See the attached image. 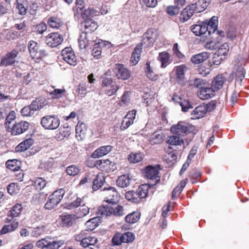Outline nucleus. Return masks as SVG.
<instances>
[{
  "mask_svg": "<svg viewBox=\"0 0 249 249\" xmlns=\"http://www.w3.org/2000/svg\"><path fill=\"white\" fill-rule=\"evenodd\" d=\"M111 214H114L116 216H122L124 214L123 207L120 205L111 206Z\"/></svg>",
  "mask_w": 249,
  "mask_h": 249,
  "instance_id": "nucleus-57",
  "label": "nucleus"
},
{
  "mask_svg": "<svg viewBox=\"0 0 249 249\" xmlns=\"http://www.w3.org/2000/svg\"><path fill=\"white\" fill-rule=\"evenodd\" d=\"M146 66V67L145 69V72L147 77L151 80H156L157 79V75L152 71L150 66V63L147 62Z\"/></svg>",
  "mask_w": 249,
  "mask_h": 249,
  "instance_id": "nucleus-53",
  "label": "nucleus"
},
{
  "mask_svg": "<svg viewBox=\"0 0 249 249\" xmlns=\"http://www.w3.org/2000/svg\"><path fill=\"white\" fill-rule=\"evenodd\" d=\"M159 166L149 165L144 169L145 177L149 179H156V184L160 181Z\"/></svg>",
  "mask_w": 249,
  "mask_h": 249,
  "instance_id": "nucleus-14",
  "label": "nucleus"
},
{
  "mask_svg": "<svg viewBox=\"0 0 249 249\" xmlns=\"http://www.w3.org/2000/svg\"><path fill=\"white\" fill-rule=\"evenodd\" d=\"M158 59L161 62L162 68H165L172 61L170 54L166 52L160 53L158 57Z\"/></svg>",
  "mask_w": 249,
  "mask_h": 249,
  "instance_id": "nucleus-26",
  "label": "nucleus"
},
{
  "mask_svg": "<svg viewBox=\"0 0 249 249\" xmlns=\"http://www.w3.org/2000/svg\"><path fill=\"white\" fill-rule=\"evenodd\" d=\"M63 40V36L58 33L50 34L46 37V43L48 46L55 47L61 44Z\"/></svg>",
  "mask_w": 249,
  "mask_h": 249,
  "instance_id": "nucleus-13",
  "label": "nucleus"
},
{
  "mask_svg": "<svg viewBox=\"0 0 249 249\" xmlns=\"http://www.w3.org/2000/svg\"><path fill=\"white\" fill-rule=\"evenodd\" d=\"M17 8L19 10V13L21 15H25L26 13V9L27 8V0H17Z\"/></svg>",
  "mask_w": 249,
  "mask_h": 249,
  "instance_id": "nucleus-44",
  "label": "nucleus"
},
{
  "mask_svg": "<svg viewBox=\"0 0 249 249\" xmlns=\"http://www.w3.org/2000/svg\"><path fill=\"white\" fill-rule=\"evenodd\" d=\"M113 163L109 160H100L96 161L95 166L99 169L108 172L111 170V166Z\"/></svg>",
  "mask_w": 249,
  "mask_h": 249,
  "instance_id": "nucleus-22",
  "label": "nucleus"
},
{
  "mask_svg": "<svg viewBox=\"0 0 249 249\" xmlns=\"http://www.w3.org/2000/svg\"><path fill=\"white\" fill-rule=\"evenodd\" d=\"M84 26L85 30L83 32L88 34L93 33L98 28V25L95 22L90 20L86 21L84 23Z\"/></svg>",
  "mask_w": 249,
  "mask_h": 249,
  "instance_id": "nucleus-36",
  "label": "nucleus"
},
{
  "mask_svg": "<svg viewBox=\"0 0 249 249\" xmlns=\"http://www.w3.org/2000/svg\"><path fill=\"white\" fill-rule=\"evenodd\" d=\"M97 242L98 239L94 236H85V239L82 241V246L84 248L90 247L91 246H94Z\"/></svg>",
  "mask_w": 249,
  "mask_h": 249,
  "instance_id": "nucleus-40",
  "label": "nucleus"
},
{
  "mask_svg": "<svg viewBox=\"0 0 249 249\" xmlns=\"http://www.w3.org/2000/svg\"><path fill=\"white\" fill-rule=\"evenodd\" d=\"M224 79L222 75H217L213 80L211 84V88L215 92L219 90L223 87Z\"/></svg>",
  "mask_w": 249,
  "mask_h": 249,
  "instance_id": "nucleus-27",
  "label": "nucleus"
},
{
  "mask_svg": "<svg viewBox=\"0 0 249 249\" xmlns=\"http://www.w3.org/2000/svg\"><path fill=\"white\" fill-rule=\"evenodd\" d=\"M204 22L208 25V30H211L212 33H214L217 29V18L213 16L209 21L205 20Z\"/></svg>",
  "mask_w": 249,
  "mask_h": 249,
  "instance_id": "nucleus-43",
  "label": "nucleus"
},
{
  "mask_svg": "<svg viewBox=\"0 0 249 249\" xmlns=\"http://www.w3.org/2000/svg\"><path fill=\"white\" fill-rule=\"evenodd\" d=\"M62 55L63 59L69 64L72 66H75L77 64V58L72 51V49L70 47H66L62 51Z\"/></svg>",
  "mask_w": 249,
  "mask_h": 249,
  "instance_id": "nucleus-15",
  "label": "nucleus"
},
{
  "mask_svg": "<svg viewBox=\"0 0 249 249\" xmlns=\"http://www.w3.org/2000/svg\"><path fill=\"white\" fill-rule=\"evenodd\" d=\"M47 194L44 193H40L35 195L33 197V201L36 204H41L45 202Z\"/></svg>",
  "mask_w": 249,
  "mask_h": 249,
  "instance_id": "nucleus-51",
  "label": "nucleus"
},
{
  "mask_svg": "<svg viewBox=\"0 0 249 249\" xmlns=\"http://www.w3.org/2000/svg\"><path fill=\"white\" fill-rule=\"evenodd\" d=\"M122 243L132 242L135 239L134 234L130 232H126L121 234Z\"/></svg>",
  "mask_w": 249,
  "mask_h": 249,
  "instance_id": "nucleus-58",
  "label": "nucleus"
},
{
  "mask_svg": "<svg viewBox=\"0 0 249 249\" xmlns=\"http://www.w3.org/2000/svg\"><path fill=\"white\" fill-rule=\"evenodd\" d=\"M34 182L36 189L40 190L43 189L47 184L46 181L42 178H37Z\"/></svg>",
  "mask_w": 249,
  "mask_h": 249,
  "instance_id": "nucleus-55",
  "label": "nucleus"
},
{
  "mask_svg": "<svg viewBox=\"0 0 249 249\" xmlns=\"http://www.w3.org/2000/svg\"><path fill=\"white\" fill-rule=\"evenodd\" d=\"M80 171V169L76 165H71L67 167L66 172L68 175L71 176L77 175Z\"/></svg>",
  "mask_w": 249,
  "mask_h": 249,
  "instance_id": "nucleus-48",
  "label": "nucleus"
},
{
  "mask_svg": "<svg viewBox=\"0 0 249 249\" xmlns=\"http://www.w3.org/2000/svg\"><path fill=\"white\" fill-rule=\"evenodd\" d=\"M164 135L161 130H158L153 133L149 138V141L151 144H159L162 142Z\"/></svg>",
  "mask_w": 249,
  "mask_h": 249,
  "instance_id": "nucleus-20",
  "label": "nucleus"
},
{
  "mask_svg": "<svg viewBox=\"0 0 249 249\" xmlns=\"http://www.w3.org/2000/svg\"><path fill=\"white\" fill-rule=\"evenodd\" d=\"M16 118V113L15 111H12L10 112L8 115L7 114L5 119V124L6 125V127L7 129H11L10 124L12 121H14Z\"/></svg>",
  "mask_w": 249,
  "mask_h": 249,
  "instance_id": "nucleus-59",
  "label": "nucleus"
},
{
  "mask_svg": "<svg viewBox=\"0 0 249 249\" xmlns=\"http://www.w3.org/2000/svg\"><path fill=\"white\" fill-rule=\"evenodd\" d=\"M142 155L141 153H131L128 156V160L133 163H138L142 160Z\"/></svg>",
  "mask_w": 249,
  "mask_h": 249,
  "instance_id": "nucleus-45",
  "label": "nucleus"
},
{
  "mask_svg": "<svg viewBox=\"0 0 249 249\" xmlns=\"http://www.w3.org/2000/svg\"><path fill=\"white\" fill-rule=\"evenodd\" d=\"M100 223V219L98 216L89 219L85 224L87 227L86 231H91L93 230L99 226Z\"/></svg>",
  "mask_w": 249,
  "mask_h": 249,
  "instance_id": "nucleus-34",
  "label": "nucleus"
},
{
  "mask_svg": "<svg viewBox=\"0 0 249 249\" xmlns=\"http://www.w3.org/2000/svg\"><path fill=\"white\" fill-rule=\"evenodd\" d=\"M18 223L14 221L11 224L5 225L0 231V232L1 234H6L13 231L18 227Z\"/></svg>",
  "mask_w": 249,
  "mask_h": 249,
  "instance_id": "nucleus-42",
  "label": "nucleus"
},
{
  "mask_svg": "<svg viewBox=\"0 0 249 249\" xmlns=\"http://www.w3.org/2000/svg\"><path fill=\"white\" fill-rule=\"evenodd\" d=\"M28 49L31 56L33 58H41L46 55L45 51L43 50H39L37 43L33 40L29 41L28 43Z\"/></svg>",
  "mask_w": 249,
  "mask_h": 249,
  "instance_id": "nucleus-12",
  "label": "nucleus"
},
{
  "mask_svg": "<svg viewBox=\"0 0 249 249\" xmlns=\"http://www.w3.org/2000/svg\"><path fill=\"white\" fill-rule=\"evenodd\" d=\"M180 8L177 5H170L166 8V12L171 16L176 15L178 14Z\"/></svg>",
  "mask_w": 249,
  "mask_h": 249,
  "instance_id": "nucleus-60",
  "label": "nucleus"
},
{
  "mask_svg": "<svg viewBox=\"0 0 249 249\" xmlns=\"http://www.w3.org/2000/svg\"><path fill=\"white\" fill-rule=\"evenodd\" d=\"M83 203V201L82 199L80 197H77L75 200L68 204L67 207L69 209H72L75 208H77L79 206H81Z\"/></svg>",
  "mask_w": 249,
  "mask_h": 249,
  "instance_id": "nucleus-62",
  "label": "nucleus"
},
{
  "mask_svg": "<svg viewBox=\"0 0 249 249\" xmlns=\"http://www.w3.org/2000/svg\"><path fill=\"white\" fill-rule=\"evenodd\" d=\"M65 191L63 189H60L54 191L51 195L48 200L45 204V209L52 210L56 207L62 199Z\"/></svg>",
  "mask_w": 249,
  "mask_h": 249,
  "instance_id": "nucleus-3",
  "label": "nucleus"
},
{
  "mask_svg": "<svg viewBox=\"0 0 249 249\" xmlns=\"http://www.w3.org/2000/svg\"><path fill=\"white\" fill-rule=\"evenodd\" d=\"M119 89L118 86L115 83H112L109 86L105 89L103 90L105 94L111 96L115 93Z\"/></svg>",
  "mask_w": 249,
  "mask_h": 249,
  "instance_id": "nucleus-47",
  "label": "nucleus"
},
{
  "mask_svg": "<svg viewBox=\"0 0 249 249\" xmlns=\"http://www.w3.org/2000/svg\"><path fill=\"white\" fill-rule=\"evenodd\" d=\"M195 7L191 4L187 6L181 12L180 15V20L182 22H185L189 20L196 11Z\"/></svg>",
  "mask_w": 249,
  "mask_h": 249,
  "instance_id": "nucleus-18",
  "label": "nucleus"
},
{
  "mask_svg": "<svg viewBox=\"0 0 249 249\" xmlns=\"http://www.w3.org/2000/svg\"><path fill=\"white\" fill-rule=\"evenodd\" d=\"M46 227L44 225L38 226L37 227L31 230V235L33 237H37L43 234L45 231Z\"/></svg>",
  "mask_w": 249,
  "mask_h": 249,
  "instance_id": "nucleus-49",
  "label": "nucleus"
},
{
  "mask_svg": "<svg viewBox=\"0 0 249 249\" xmlns=\"http://www.w3.org/2000/svg\"><path fill=\"white\" fill-rule=\"evenodd\" d=\"M214 92L211 88L204 87H201L197 92V94L201 99L207 100L213 97Z\"/></svg>",
  "mask_w": 249,
  "mask_h": 249,
  "instance_id": "nucleus-19",
  "label": "nucleus"
},
{
  "mask_svg": "<svg viewBox=\"0 0 249 249\" xmlns=\"http://www.w3.org/2000/svg\"><path fill=\"white\" fill-rule=\"evenodd\" d=\"M229 44L227 43H225L221 45L216 53L225 58L226 55H227L229 51Z\"/></svg>",
  "mask_w": 249,
  "mask_h": 249,
  "instance_id": "nucleus-54",
  "label": "nucleus"
},
{
  "mask_svg": "<svg viewBox=\"0 0 249 249\" xmlns=\"http://www.w3.org/2000/svg\"><path fill=\"white\" fill-rule=\"evenodd\" d=\"M209 57V53L207 52H202L193 55L191 59V62L195 64H198L203 62Z\"/></svg>",
  "mask_w": 249,
  "mask_h": 249,
  "instance_id": "nucleus-28",
  "label": "nucleus"
},
{
  "mask_svg": "<svg viewBox=\"0 0 249 249\" xmlns=\"http://www.w3.org/2000/svg\"><path fill=\"white\" fill-rule=\"evenodd\" d=\"M20 161L16 159L10 160L6 161V167L14 171H18L19 168Z\"/></svg>",
  "mask_w": 249,
  "mask_h": 249,
  "instance_id": "nucleus-41",
  "label": "nucleus"
},
{
  "mask_svg": "<svg viewBox=\"0 0 249 249\" xmlns=\"http://www.w3.org/2000/svg\"><path fill=\"white\" fill-rule=\"evenodd\" d=\"M64 244L63 241H55L50 236L37 241L36 246L41 249H58Z\"/></svg>",
  "mask_w": 249,
  "mask_h": 249,
  "instance_id": "nucleus-2",
  "label": "nucleus"
},
{
  "mask_svg": "<svg viewBox=\"0 0 249 249\" xmlns=\"http://www.w3.org/2000/svg\"><path fill=\"white\" fill-rule=\"evenodd\" d=\"M11 10V5L9 3L0 4V17L8 13Z\"/></svg>",
  "mask_w": 249,
  "mask_h": 249,
  "instance_id": "nucleus-63",
  "label": "nucleus"
},
{
  "mask_svg": "<svg viewBox=\"0 0 249 249\" xmlns=\"http://www.w3.org/2000/svg\"><path fill=\"white\" fill-rule=\"evenodd\" d=\"M188 70V68L185 64L177 66L174 68L176 81L181 86H185L187 83L185 73Z\"/></svg>",
  "mask_w": 249,
  "mask_h": 249,
  "instance_id": "nucleus-4",
  "label": "nucleus"
},
{
  "mask_svg": "<svg viewBox=\"0 0 249 249\" xmlns=\"http://www.w3.org/2000/svg\"><path fill=\"white\" fill-rule=\"evenodd\" d=\"M131 180V178L128 175H123L118 178L117 184L122 188L127 187L130 185Z\"/></svg>",
  "mask_w": 249,
  "mask_h": 249,
  "instance_id": "nucleus-30",
  "label": "nucleus"
},
{
  "mask_svg": "<svg viewBox=\"0 0 249 249\" xmlns=\"http://www.w3.org/2000/svg\"><path fill=\"white\" fill-rule=\"evenodd\" d=\"M111 206L109 205H102L99 207L97 213L102 216H107L111 214Z\"/></svg>",
  "mask_w": 249,
  "mask_h": 249,
  "instance_id": "nucleus-39",
  "label": "nucleus"
},
{
  "mask_svg": "<svg viewBox=\"0 0 249 249\" xmlns=\"http://www.w3.org/2000/svg\"><path fill=\"white\" fill-rule=\"evenodd\" d=\"M97 37L94 33L88 34L82 32L78 39L79 47L81 49H85L93 42L97 41Z\"/></svg>",
  "mask_w": 249,
  "mask_h": 249,
  "instance_id": "nucleus-7",
  "label": "nucleus"
},
{
  "mask_svg": "<svg viewBox=\"0 0 249 249\" xmlns=\"http://www.w3.org/2000/svg\"><path fill=\"white\" fill-rule=\"evenodd\" d=\"M167 142L171 145H181L183 143V140L181 137L174 134L168 137Z\"/></svg>",
  "mask_w": 249,
  "mask_h": 249,
  "instance_id": "nucleus-35",
  "label": "nucleus"
},
{
  "mask_svg": "<svg viewBox=\"0 0 249 249\" xmlns=\"http://www.w3.org/2000/svg\"><path fill=\"white\" fill-rule=\"evenodd\" d=\"M194 127L191 124L184 122H179L177 124H174L170 127V131L174 135L184 137L191 132Z\"/></svg>",
  "mask_w": 249,
  "mask_h": 249,
  "instance_id": "nucleus-1",
  "label": "nucleus"
},
{
  "mask_svg": "<svg viewBox=\"0 0 249 249\" xmlns=\"http://www.w3.org/2000/svg\"><path fill=\"white\" fill-rule=\"evenodd\" d=\"M113 71L116 76L119 79L125 80L130 77L131 73L130 71L122 64H116Z\"/></svg>",
  "mask_w": 249,
  "mask_h": 249,
  "instance_id": "nucleus-11",
  "label": "nucleus"
},
{
  "mask_svg": "<svg viewBox=\"0 0 249 249\" xmlns=\"http://www.w3.org/2000/svg\"><path fill=\"white\" fill-rule=\"evenodd\" d=\"M105 181V178L103 174H98L93 179L92 189L93 191H96L100 188L103 185Z\"/></svg>",
  "mask_w": 249,
  "mask_h": 249,
  "instance_id": "nucleus-29",
  "label": "nucleus"
},
{
  "mask_svg": "<svg viewBox=\"0 0 249 249\" xmlns=\"http://www.w3.org/2000/svg\"><path fill=\"white\" fill-rule=\"evenodd\" d=\"M59 119L55 115H46L41 118V124L45 129L54 130L60 125Z\"/></svg>",
  "mask_w": 249,
  "mask_h": 249,
  "instance_id": "nucleus-5",
  "label": "nucleus"
},
{
  "mask_svg": "<svg viewBox=\"0 0 249 249\" xmlns=\"http://www.w3.org/2000/svg\"><path fill=\"white\" fill-rule=\"evenodd\" d=\"M206 84V81L200 78H196L192 82H191L190 85L194 86L196 88H199L201 87H204V85Z\"/></svg>",
  "mask_w": 249,
  "mask_h": 249,
  "instance_id": "nucleus-61",
  "label": "nucleus"
},
{
  "mask_svg": "<svg viewBox=\"0 0 249 249\" xmlns=\"http://www.w3.org/2000/svg\"><path fill=\"white\" fill-rule=\"evenodd\" d=\"M111 149L112 146L110 145H106L100 147L92 153V157L94 158H97L102 157L107 154L111 150Z\"/></svg>",
  "mask_w": 249,
  "mask_h": 249,
  "instance_id": "nucleus-25",
  "label": "nucleus"
},
{
  "mask_svg": "<svg viewBox=\"0 0 249 249\" xmlns=\"http://www.w3.org/2000/svg\"><path fill=\"white\" fill-rule=\"evenodd\" d=\"M22 207L21 204H16L9 212L6 220L8 222H11L15 217L18 216L21 212Z\"/></svg>",
  "mask_w": 249,
  "mask_h": 249,
  "instance_id": "nucleus-21",
  "label": "nucleus"
},
{
  "mask_svg": "<svg viewBox=\"0 0 249 249\" xmlns=\"http://www.w3.org/2000/svg\"><path fill=\"white\" fill-rule=\"evenodd\" d=\"M48 24L50 27L58 29L61 26V22L59 19L56 17H51L48 19Z\"/></svg>",
  "mask_w": 249,
  "mask_h": 249,
  "instance_id": "nucleus-50",
  "label": "nucleus"
},
{
  "mask_svg": "<svg viewBox=\"0 0 249 249\" xmlns=\"http://www.w3.org/2000/svg\"><path fill=\"white\" fill-rule=\"evenodd\" d=\"M125 196L127 200L134 203H138L141 200L137 190L136 191H131L126 192Z\"/></svg>",
  "mask_w": 249,
  "mask_h": 249,
  "instance_id": "nucleus-31",
  "label": "nucleus"
},
{
  "mask_svg": "<svg viewBox=\"0 0 249 249\" xmlns=\"http://www.w3.org/2000/svg\"><path fill=\"white\" fill-rule=\"evenodd\" d=\"M142 51V47L140 44L137 45L134 49L130 59L131 62L133 65H136L140 60Z\"/></svg>",
  "mask_w": 249,
  "mask_h": 249,
  "instance_id": "nucleus-24",
  "label": "nucleus"
},
{
  "mask_svg": "<svg viewBox=\"0 0 249 249\" xmlns=\"http://www.w3.org/2000/svg\"><path fill=\"white\" fill-rule=\"evenodd\" d=\"M105 201L108 203L116 204L119 200L120 195L114 187L104 189Z\"/></svg>",
  "mask_w": 249,
  "mask_h": 249,
  "instance_id": "nucleus-10",
  "label": "nucleus"
},
{
  "mask_svg": "<svg viewBox=\"0 0 249 249\" xmlns=\"http://www.w3.org/2000/svg\"><path fill=\"white\" fill-rule=\"evenodd\" d=\"M29 126V123L26 121H21L16 123L11 129L12 134L17 135L23 133L28 129Z\"/></svg>",
  "mask_w": 249,
  "mask_h": 249,
  "instance_id": "nucleus-17",
  "label": "nucleus"
},
{
  "mask_svg": "<svg viewBox=\"0 0 249 249\" xmlns=\"http://www.w3.org/2000/svg\"><path fill=\"white\" fill-rule=\"evenodd\" d=\"M61 220L64 226H71L74 222V219L71 215H63Z\"/></svg>",
  "mask_w": 249,
  "mask_h": 249,
  "instance_id": "nucleus-52",
  "label": "nucleus"
},
{
  "mask_svg": "<svg viewBox=\"0 0 249 249\" xmlns=\"http://www.w3.org/2000/svg\"><path fill=\"white\" fill-rule=\"evenodd\" d=\"M141 214L139 212H134L127 215L125 218L127 223L129 224H134L140 219Z\"/></svg>",
  "mask_w": 249,
  "mask_h": 249,
  "instance_id": "nucleus-38",
  "label": "nucleus"
},
{
  "mask_svg": "<svg viewBox=\"0 0 249 249\" xmlns=\"http://www.w3.org/2000/svg\"><path fill=\"white\" fill-rule=\"evenodd\" d=\"M225 59L224 57L220 55L217 53H215L212 60L209 62L211 66L212 65H218L221 64L222 61Z\"/></svg>",
  "mask_w": 249,
  "mask_h": 249,
  "instance_id": "nucleus-56",
  "label": "nucleus"
},
{
  "mask_svg": "<svg viewBox=\"0 0 249 249\" xmlns=\"http://www.w3.org/2000/svg\"><path fill=\"white\" fill-rule=\"evenodd\" d=\"M248 56L246 55L245 58H244L243 61L242 62H238L237 66L239 67L238 70L236 72V84L238 83L239 85H241V83L243 79L245 77V70L243 67H242L243 64H244L246 62V60L247 59ZM242 58L240 55H238V58H237L239 60V61H240Z\"/></svg>",
  "mask_w": 249,
  "mask_h": 249,
  "instance_id": "nucleus-16",
  "label": "nucleus"
},
{
  "mask_svg": "<svg viewBox=\"0 0 249 249\" xmlns=\"http://www.w3.org/2000/svg\"><path fill=\"white\" fill-rule=\"evenodd\" d=\"M76 136H84L87 131L86 125L83 123H78L75 127Z\"/></svg>",
  "mask_w": 249,
  "mask_h": 249,
  "instance_id": "nucleus-46",
  "label": "nucleus"
},
{
  "mask_svg": "<svg viewBox=\"0 0 249 249\" xmlns=\"http://www.w3.org/2000/svg\"><path fill=\"white\" fill-rule=\"evenodd\" d=\"M205 108L203 105L197 107L192 113V118L194 119H198L203 117L206 113Z\"/></svg>",
  "mask_w": 249,
  "mask_h": 249,
  "instance_id": "nucleus-33",
  "label": "nucleus"
},
{
  "mask_svg": "<svg viewBox=\"0 0 249 249\" xmlns=\"http://www.w3.org/2000/svg\"><path fill=\"white\" fill-rule=\"evenodd\" d=\"M66 91L64 89H54L53 91L50 92V95L53 99H58L62 97V95Z\"/></svg>",
  "mask_w": 249,
  "mask_h": 249,
  "instance_id": "nucleus-64",
  "label": "nucleus"
},
{
  "mask_svg": "<svg viewBox=\"0 0 249 249\" xmlns=\"http://www.w3.org/2000/svg\"><path fill=\"white\" fill-rule=\"evenodd\" d=\"M158 37V32L154 29H148L143 35L141 44L142 46H152Z\"/></svg>",
  "mask_w": 249,
  "mask_h": 249,
  "instance_id": "nucleus-6",
  "label": "nucleus"
},
{
  "mask_svg": "<svg viewBox=\"0 0 249 249\" xmlns=\"http://www.w3.org/2000/svg\"><path fill=\"white\" fill-rule=\"evenodd\" d=\"M151 185L149 184H144L140 185L137 189V193H138L141 199L145 198L147 196L148 190L150 188Z\"/></svg>",
  "mask_w": 249,
  "mask_h": 249,
  "instance_id": "nucleus-37",
  "label": "nucleus"
},
{
  "mask_svg": "<svg viewBox=\"0 0 249 249\" xmlns=\"http://www.w3.org/2000/svg\"><path fill=\"white\" fill-rule=\"evenodd\" d=\"M191 29L197 36L204 35L207 37V35L210 36L212 34L211 30H208V25L205 22H198L197 24L192 25Z\"/></svg>",
  "mask_w": 249,
  "mask_h": 249,
  "instance_id": "nucleus-9",
  "label": "nucleus"
},
{
  "mask_svg": "<svg viewBox=\"0 0 249 249\" xmlns=\"http://www.w3.org/2000/svg\"><path fill=\"white\" fill-rule=\"evenodd\" d=\"M18 54V51L15 49L7 53L1 59L0 64L4 67L14 65L17 62V58Z\"/></svg>",
  "mask_w": 249,
  "mask_h": 249,
  "instance_id": "nucleus-8",
  "label": "nucleus"
},
{
  "mask_svg": "<svg viewBox=\"0 0 249 249\" xmlns=\"http://www.w3.org/2000/svg\"><path fill=\"white\" fill-rule=\"evenodd\" d=\"M34 142V141L32 138H28L16 147V151L18 152L24 151L29 148Z\"/></svg>",
  "mask_w": 249,
  "mask_h": 249,
  "instance_id": "nucleus-32",
  "label": "nucleus"
},
{
  "mask_svg": "<svg viewBox=\"0 0 249 249\" xmlns=\"http://www.w3.org/2000/svg\"><path fill=\"white\" fill-rule=\"evenodd\" d=\"M210 0H198L197 2L191 4L195 7L194 9L197 13L204 11L210 3Z\"/></svg>",
  "mask_w": 249,
  "mask_h": 249,
  "instance_id": "nucleus-23",
  "label": "nucleus"
}]
</instances>
